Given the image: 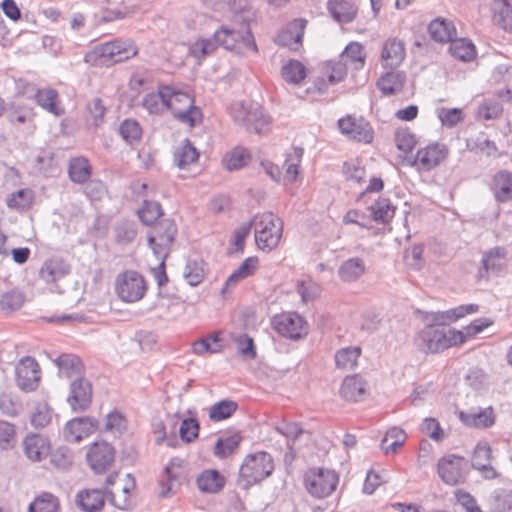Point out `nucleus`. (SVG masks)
<instances>
[{"label": "nucleus", "instance_id": "obj_23", "mask_svg": "<svg viewBox=\"0 0 512 512\" xmlns=\"http://www.w3.org/2000/svg\"><path fill=\"white\" fill-rule=\"evenodd\" d=\"M406 56L405 44L397 37L388 38L382 47L381 63L383 67H398Z\"/></svg>", "mask_w": 512, "mask_h": 512}, {"label": "nucleus", "instance_id": "obj_7", "mask_svg": "<svg viewBox=\"0 0 512 512\" xmlns=\"http://www.w3.org/2000/svg\"><path fill=\"white\" fill-rule=\"evenodd\" d=\"M168 110L180 123L190 127H194L202 121L201 109L194 105L193 98L176 87H174L173 96L168 101Z\"/></svg>", "mask_w": 512, "mask_h": 512}, {"label": "nucleus", "instance_id": "obj_9", "mask_svg": "<svg viewBox=\"0 0 512 512\" xmlns=\"http://www.w3.org/2000/svg\"><path fill=\"white\" fill-rule=\"evenodd\" d=\"M176 234L177 227L170 219H163L151 228L147 240L157 258H167Z\"/></svg>", "mask_w": 512, "mask_h": 512}, {"label": "nucleus", "instance_id": "obj_28", "mask_svg": "<svg viewBox=\"0 0 512 512\" xmlns=\"http://www.w3.org/2000/svg\"><path fill=\"white\" fill-rule=\"evenodd\" d=\"M491 190L496 201L500 203L510 201L512 199V172L498 171L493 177Z\"/></svg>", "mask_w": 512, "mask_h": 512}, {"label": "nucleus", "instance_id": "obj_37", "mask_svg": "<svg viewBox=\"0 0 512 512\" xmlns=\"http://www.w3.org/2000/svg\"><path fill=\"white\" fill-rule=\"evenodd\" d=\"M366 265L362 258L353 257L345 260L339 267L338 275L344 282H353L365 272Z\"/></svg>", "mask_w": 512, "mask_h": 512}, {"label": "nucleus", "instance_id": "obj_14", "mask_svg": "<svg viewBox=\"0 0 512 512\" xmlns=\"http://www.w3.org/2000/svg\"><path fill=\"white\" fill-rule=\"evenodd\" d=\"M67 402L74 412L86 411L92 402V385L84 377L73 379Z\"/></svg>", "mask_w": 512, "mask_h": 512}, {"label": "nucleus", "instance_id": "obj_44", "mask_svg": "<svg viewBox=\"0 0 512 512\" xmlns=\"http://www.w3.org/2000/svg\"><path fill=\"white\" fill-rule=\"evenodd\" d=\"M218 42L213 34L208 38H199L189 47V53L197 60H203L206 57L212 55L218 48Z\"/></svg>", "mask_w": 512, "mask_h": 512}, {"label": "nucleus", "instance_id": "obj_6", "mask_svg": "<svg viewBox=\"0 0 512 512\" xmlns=\"http://www.w3.org/2000/svg\"><path fill=\"white\" fill-rule=\"evenodd\" d=\"M230 114L250 132L260 134L269 130L270 117L259 106L248 107L243 102H235L230 107Z\"/></svg>", "mask_w": 512, "mask_h": 512}, {"label": "nucleus", "instance_id": "obj_13", "mask_svg": "<svg viewBox=\"0 0 512 512\" xmlns=\"http://www.w3.org/2000/svg\"><path fill=\"white\" fill-rule=\"evenodd\" d=\"M17 386L25 392L37 389L40 382V367L37 361L29 356L20 359L15 368Z\"/></svg>", "mask_w": 512, "mask_h": 512}, {"label": "nucleus", "instance_id": "obj_26", "mask_svg": "<svg viewBox=\"0 0 512 512\" xmlns=\"http://www.w3.org/2000/svg\"><path fill=\"white\" fill-rule=\"evenodd\" d=\"M196 485L203 493L216 494L225 486V477L215 469H206L196 478Z\"/></svg>", "mask_w": 512, "mask_h": 512}, {"label": "nucleus", "instance_id": "obj_16", "mask_svg": "<svg viewBox=\"0 0 512 512\" xmlns=\"http://www.w3.org/2000/svg\"><path fill=\"white\" fill-rule=\"evenodd\" d=\"M448 155L445 145L435 143L417 151L412 166L419 171H429L438 166Z\"/></svg>", "mask_w": 512, "mask_h": 512}, {"label": "nucleus", "instance_id": "obj_20", "mask_svg": "<svg viewBox=\"0 0 512 512\" xmlns=\"http://www.w3.org/2000/svg\"><path fill=\"white\" fill-rule=\"evenodd\" d=\"M508 250L504 246H494L483 252L481 270L486 274L501 275L507 268Z\"/></svg>", "mask_w": 512, "mask_h": 512}, {"label": "nucleus", "instance_id": "obj_22", "mask_svg": "<svg viewBox=\"0 0 512 512\" xmlns=\"http://www.w3.org/2000/svg\"><path fill=\"white\" fill-rule=\"evenodd\" d=\"M307 21L299 18L290 22L276 37V43L297 50L302 43Z\"/></svg>", "mask_w": 512, "mask_h": 512}, {"label": "nucleus", "instance_id": "obj_59", "mask_svg": "<svg viewBox=\"0 0 512 512\" xmlns=\"http://www.w3.org/2000/svg\"><path fill=\"white\" fill-rule=\"evenodd\" d=\"M15 426L7 421H0V449L8 450L15 444Z\"/></svg>", "mask_w": 512, "mask_h": 512}, {"label": "nucleus", "instance_id": "obj_32", "mask_svg": "<svg viewBox=\"0 0 512 512\" xmlns=\"http://www.w3.org/2000/svg\"><path fill=\"white\" fill-rule=\"evenodd\" d=\"M406 82L403 71H391L382 75L377 81V87L385 95H394L402 91Z\"/></svg>", "mask_w": 512, "mask_h": 512}, {"label": "nucleus", "instance_id": "obj_18", "mask_svg": "<svg viewBox=\"0 0 512 512\" xmlns=\"http://www.w3.org/2000/svg\"><path fill=\"white\" fill-rule=\"evenodd\" d=\"M98 421L89 416L77 417L67 422L64 428L65 440L78 443L98 429Z\"/></svg>", "mask_w": 512, "mask_h": 512}, {"label": "nucleus", "instance_id": "obj_33", "mask_svg": "<svg viewBox=\"0 0 512 512\" xmlns=\"http://www.w3.org/2000/svg\"><path fill=\"white\" fill-rule=\"evenodd\" d=\"M428 31L432 39L441 43L451 42L457 35L453 22L440 18L429 24Z\"/></svg>", "mask_w": 512, "mask_h": 512}, {"label": "nucleus", "instance_id": "obj_42", "mask_svg": "<svg viewBox=\"0 0 512 512\" xmlns=\"http://www.w3.org/2000/svg\"><path fill=\"white\" fill-rule=\"evenodd\" d=\"M59 499L49 492L37 496L28 506V512H60Z\"/></svg>", "mask_w": 512, "mask_h": 512}, {"label": "nucleus", "instance_id": "obj_34", "mask_svg": "<svg viewBox=\"0 0 512 512\" xmlns=\"http://www.w3.org/2000/svg\"><path fill=\"white\" fill-rule=\"evenodd\" d=\"M55 364L59 369L60 375L67 378L82 377L83 363L81 359L73 354H62L56 360Z\"/></svg>", "mask_w": 512, "mask_h": 512}, {"label": "nucleus", "instance_id": "obj_56", "mask_svg": "<svg viewBox=\"0 0 512 512\" xmlns=\"http://www.w3.org/2000/svg\"><path fill=\"white\" fill-rule=\"evenodd\" d=\"M204 268L202 262L188 261L183 276L187 283L191 286L199 285L204 279Z\"/></svg>", "mask_w": 512, "mask_h": 512}, {"label": "nucleus", "instance_id": "obj_27", "mask_svg": "<svg viewBox=\"0 0 512 512\" xmlns=\"http://www.w3.org/2000/svg\"><path fill=\"white\" fill-rule=\"evenodd\" d=\"M459 418L466 426L475 428H488L495 422L492 407L467 412L461 411Z\"/></svg>", "mask_w": 512, "mask_h": 512}, {"label": "nucleus", "instance_id": "obj_5", "mask_svg": "<svg viewBox=\"0 0 512 512\" xmlns=\"http://www.w3.org/2000/svg\"><path fill=\"white\" fill-rule=\"evenodd\" d=\"M214 34L218 46H222L226 50L241 55H245L249 52L256 53L258 50L248 25H243L240 29L222 25Z\"/></svg>", "mask_w": 512, "mask_h": 512}, {"label": "nucleus", "instance_id": "obj_49", "mask_svg": "<svg viewBox=\"0 0 512 512\" xmlns=\"http://www.w3.org/2000/svg\"><path fill=\"white\" fill-rule=\"evenodd\" d=\"M192 350L196 355L205 353H219L222 350L220 339L217 334L201 338L192 344Z\"/></svg>", "mask_w": 512, "mask_h": 512}, {"label": "nucleus", "instance_id": "obj_62", "mask_svg": "<svg viewBox=\"0 0 512 512\" xmlns=\"http://www.w3.org/2000/svg\"><path fill=\"white\" fill-rule=\"evenodd\" d=\"M31 200V191L29 189H20L8 197L7 206L14 209H23L29 206Z\"/></svg>", "mask_w": 512, "mask_h": 512}, {"label": "nucleus", "instance_id": "obj_17", "mask_svg": "<svg viewBox=\"0 0 512 512\" xmlns=\"http://www.w3.org/2000/svg\"><path fill=\"white\" fill-rule=\"evenodd\" d=\"M466 465L461 456H444L438 462V474L446 484L455 485L463 479Z\"/></svg>", "mask_w": 512, "mask_h": 512}, {"label": "nucleus", "instance_id": "obj_61", "mask_svg": "<svg viewBox=\"0 0 512 512\" xmlns=\"http://www.w3.org/2000/svg\"><path fill=\"white\" fill-rule=\"evenodd\" d=\"M344 175L349 181L361 183L366 176V171L359 161L351 160L344 164Z\"/></svg>", "mask_w": 512, "mask_h": 512}, {"label": "nucleus", "instance_id": "obj_8", "mask_svg": "<svg viewBox=\"0 0 512 512\" xmlns=\"http://www.w3.org/2000/svg\"><path fill=\"white\" fill-rule=\"evenodd\" d=\"M147 291L144 277L134 270L120 273L115 281V292L126 303H135L141 300Z\"/></svg>", "mask_w": 512, "mask_h": 512}, {"label": "nucleus", "instance_id": "obj_45", "mask_svg": "<svg viewBox=\"0 0 512 512\" xmlns=\"http://www.w3.org/2000/svg\"><path fill=\"white\" fill-rule=\"evenodd\" d=\"M449 50L454 58L464 62L471 61L476 54L474 44L465 38H454L450 42Z\"/></svg>", "mask_w": 512, "mask_h": 512}, {"label": "nucleus", "instance_id": "obj_2", "mask_svg": "<svg viewBox=\"0 0 512 512\" xmlns=\"http://www.w3.org/2000/svg\"><path fill=\"white\" fill-rule=\"evenodd\" d=\"M138 53V48L130 39H117L99 44L86 54L85 61L94 65H110L128 60Z\"/></svg>", "mask_w": 512, "mask_h": 512}, {"label": "nucleus", "instance_id": "obj_1", "mask_svg": "<svg viewBox=\"0 0 512 512\" xmlns=\"http://www.w3.org/2000/svg\"><path fill=\"white\" fill-rule=\"evenodd\" d=\"M466 336L460 330L426 325L415 337V345L424 353H438L464 343Z\"/></svg>", "mask_w": 512, "mask_h": 512}, {"label": "nucleus", "instance_id": "obj_43", "mask_svg": "<svg viewBox=\"0 0 512 512\" xmlns=\"http://www.w3.org/2000/svg\"><path fill=\"white\" fill-rule=\"evenodd\" d=\"M361 349L358 346H350L339 349L335 353V364L338 369L352 370L356 367Z\"/></svg>", "mask_w": 512, "mask_h": 512}, {"label": "nucleus", "instance_id": "obj_47", "mask_svg": "<svg viewBox=\"0 0 512 512\" xmlns=\"http://www.w3.org/2000/svg\"><path fill=\"white\" fill-rule=\"evenodd\" d=\"M281 75L286 82L298 84L306 77V69L300 61L289 60L283 65Z\"/></svg>", "mask_w": 512, "mask_h": 512}, {"label": "nucleus", "instance_id": "obj_19", "mask_svg": "<svg viewBox=\"0 0 512 512\" xmlns=\"http://www.w3.org/2000/svg\"><path fill=\"white\" fill-rule=\"evenodd\" d=\"M174 94V86L159 84L157 92L146 94L142 99V106L150 113L160 115L168 110V101Z\"/></svg>", "mask_w": 512, "mask_h": 512}, {"label": "nucleus", "instance_id": "obj_3", "mask_svg": "<svg viewBox=\"0 0 512 512\" xmlns=\"http://www.w3.org/2000/svg\"><path fill=\"white\" fill-rule=\"evenodd\" d=\"M273 470L274 461L269 453L260 451L249 454L240 466L237 485L248 489L270 476Z\"/></svg>", "mask_w": 512, "mask_h": 512}, {"label": "nucleus", "instance_id": "obj_41", "mask_svg": "<svg viewBox=\"0 0 512 512\" xmlns=\"http://www.w3.org/2000/svg\"><path fill=\"white\" fill-rule=\"evenodd\" d=\"M35 98L38 105L49 113L55 116L64 113V110L57 104L58 93L56 90L52 88L40 89L37 91Z\"/></svg>", "mask_w": 512, "mask_h": 512}, {"label": "nucleus", "instance_id": "obj_38", "mask_svg": "<svg viewBox=\"0 0 512 512\" xmlns=\"http://www.w3.org/2000/svg\"><path fill=\"white\" fill-rule=\"evenodd\" d=\"M68 174L72 182L84 184L92 174V167L85 157H75L69 162Z\"/></svg>", "mask_w": 512, "mask_h": 512}, {"label": "nucleus", "instance_id": "obj_54", "mask_svg": "<svg viewBox=\"0 0 512 512\" xmlns=\"http://www.w3.org/2000/svg\"><path fill=\"white\" fill-rule=\"evenodd\" d=\"M138 215L143 224L152 225L162 215L161 205L155 201H144Z\"/></svg>", "mask_w": 512, "mask_h": 512}, {"label": "nucleus", "instance_id": "obj_29", "mask_svg": "<svg viewBox=\"0 0 512 512\" xmlns=\"http://www.w3.org/2000/svg\"><path fill=\"white\" fill-rule=\"evenodd\" d=\"M340 394L349 401H360L367 394V382L359 375L347 376L344 378Z\"/></svg>", "mask_w": 512, "mask_h": 512}, {"label": "nucleus", "instance_id": "obj_10", "mask_svg": "<svg viewBox=\"0 0 512 512\" xmlns=\"http://www.w3.org/2000/svg\"><path fill=\"white\" fill-rule=\"evenodd\" d=\"M307 491L315 498L329 496L338 484V475L329 469L312 468L304 476Z\"/></svg>", "mask_w": 512, "mask_h": 512}, {"label": "nucleus", "instance_id": "obj_55", "mask_svg": "<svg viewBox=\"0 0 512 512\" xmlns=\"http://www.w3.org/2000/svg\"><path fill=\"white\" fill-rule=\"evenodd\" d=\"M350 60L355 64V68H361L365 62V53L361 44L357 42H351L348 44L341 55V61Z\"/></svg>", "mask_w": 512, "mask_h": 512}, {"label": "nucleus", "instance_id": "obj_12", "mask_svg": "<svg viewBox=\"0 0 512 512\" xmlns=\"http://www.w3.org/2000/svg\"><path fill=\"white\" fill-rule=\"evenodd\" d=\"M274 329L282 336L297 340L307 335L308 325L297 313L276 316L272 321Z\"/></svg>", "mask_w": 512, "mask_h": 512}, {"label": "nucleus", "instance_id": "obj_31", "mask_svg": "<svg viewBox=\"0 0 512 512\" xmlns=\"http://www.w3.org/2000/svg\"><path fill=\"white\" fill-rule=\"evenodd\" d=\"M69 272L70 266L64 260L53 258L43 263L39 276L46 283H52L62 279Z\"/></svg>", "mask_w": 512, "mask_h": 512}, {"label": "nucleus", "instance_id": "obj_64", "mask_svg": "<svg viewBox=\"0 0 512 512\" xmlns=\"http://www.w3.org/2000/svg\"><path fill=\"white\" fill-rule=\"evenodd\" d=\"M199 433V424L193 418L184 419L179 428V434L183 441L189 443L197 438Z\"/></svg>", "mask_w": 512, "mask_h": 512}, {"label": "nucleus", "instance_id": "obj_35", "mask_svg": "<svg viewBox=\"0 0 512 512\" xmlns=\"http://www.w3.org/2000/svg\"><path fill=\"white\" fill-rule=\"evenodd\" d=\"M76 502L85 512H97L103 507L105 497L99 489L84 490L77 494Z\"/></svg>", "mask_w": 512, "mask_h": 512}, {"label": "nucleus", "instance_id": "obj_21", "mask_svg": "<svg viewBox=\"0 0 512 512\" xmlns=\"http://www.w3.org/2000/svg\"><path fill=\"white\" fill-rule=\"evenodd\" d=\"M23 449L29 460L40 462L49 455L51 445L44 435L31 433L24 438Z\"/></svg>", "mask_w": 512, "mask_h": 512}, {"label": "nucleus", "instance_id": "obj_36", "mask_svg": "<svg viewBox=\"0 0 512 512\" xmlns=\"http://www.w3.org/2000/svg\"><path fill=\"white\" fill-rule=\"evenodd\" d=\"M199 158V152L189 139H184L174 151V163L180 169H186Z\"/></svg>", "mask_w": 512, "mask_h": 512}, {"label": "nucleus", "instance_id": "obj_50", "mask_svg": "<svg viewBox=\"0 0 512 512\" xmlns=\"http://www.w3.org/2000/svg\"><path fill=\"white\" fill-rule=\"evenodd\" d=\"M204 5L221 15L241 10L245 0H203Z\"/></svg>", "mask_w": 512, "mask_h": 512}, {"label": "nucleus", "instance_id": "obj_60", "mask_svg": "<svg viewBox=\"0 0 512 512\" xmlns=\"http://www.w3.org/2000/svg\"><path fill=\"white\" fill-rule=\"evenodd\" d=\"M24 303V296L18 290H11L2 295L0 306L3 310H18Z\"/></svg>", "mask_w": 512, "mask_h": 512}, {"label": "nucleus", "instance_id": "obj_24", "mask_svg": "<svg viewBox=\"0 0 512 512\" xmlns=\"http://www.w3.org/2000/svg\"><path fill=\"white\" fill-rule=\"evenodd\" d=\"M326 9L341 25L351 23L358 14V7L352 0H327Z\"/></svg>", "mask_w": 512, "mask_h": 512}, {"label": "nucleus", "instance_id": "obj_63", "mask_svg": "<svg viewBox=\"0 0 512 512\" xmlns=\"http://www.w3.org/2000/svg\"><path fill=\"white\" fill-rule=\"evenodd\" d=\"M465 380L474 390H480L487 385L488 376L483 369L474 367L469 369Z\"/></svg>", "mask_w": 512, "mask_h": 512}, {"label": "nucleus", "instance_id": "obj_4", "mask_svg": "<svg viewBox=\"0 0 512 512\" xmlns=\"http://www.w3.org/2000/svg\"><path fill=\"white\" fill-rule=\"evenodd\" d=\"M251 223L254 226L255 242L260 250L270 252L279 245L283 222L278 216L271 212L263 213L256 215Z\"/></svg>", "mask_w": 512, "mask_h": 512}, {"label": "nucleus", "instance_id": "obj_15", "mask_svg": "<svg viewBox=\"0 0 512 512\" xmlns=\"http://www.w3.org/2000/svg\"><path fill=\"white\" fill-rule=\"evenodd\" d=\"M115 450L105 441L95 442L87 452L89 466L96 474L105 472L114 462Z\"/></svg>", "mask_w": 512, "mask_h": 512}, {"label": "nucleus", "instance_id": "obj_39", "mask_svg": "<svg viewBox=\"0 0 512 512\" xmlns=\"http://www.w3.org/2000/svg\"><path fill=\"white\" fill-rule=\"evenodd\" d=\"M407 439L406 432L399 427H391L381 440V449L385 454H395Z\"/></svg>", "mask_w": 512, "mask_h": 512}, {"label": "nucleus", "instance_id": "obj_53", "mask_svg": "<svg viewBox=\"0 0 512 512\" xmlns=\"http://www.w3.org/2000/svg\"><path fill=\"white\" fill-rule=\"evenodd\" d=\"M248 158V153L246 149L237 147L229 152L223 159V166L228 171H234L242 168Z\"/></svg>", "mask_w": 512, "mask_h": 512}, {"label": "nucleus", "instance_id": "obj_46", "mask_svg": "<svg viewBox=\"0 0 512 512\" xmlns=\"http://www.w3.org/2000/svg\"><path fill=\"white\" fill-rule=\"evenodd\" d=\"M369 210L376 222L387 223L394 217L395 208L388 198H379L370 205Z\"/></svg>", "mask_w": 512, "mask_h": 512}, {"label": "nucleus", "instance_id": "obj_48", "mask_svg": "<svg viewBox=\"0 0 512 512\" xmlns=\"http://www.w3.org/2000/svg\"><path fill=\"white\" fill-rule=\"evenodd\" d=\"M237 403L232 400H221L209 409V417L213 421H222L231 417L237 410Z\"/></svg>", "mask_w": 512, "mask_h": 512}, {"label": "nucleus", "instance_id": "obj_11", "mask_svg": "<svg viewBox=\"0 0 512 512\" xmlns=\"http://www.w3.org/2000/svg\"><path fill=\"white\" fill-rule=\"evenodd\" d=\"M340 132L350 140L369 144L373 141L372 126L363 117L347 115L338 120Z\"/></svg>", "mask_w": 512, "mask_h": 512}, {"label": "nucleus", "instance_id": "obj_40", "mask_svg": "<svg viewBox=\"0 0 512 512\" xmlns=\"http://www.w3.org/2000/svg\"><path fill=\"white\" fill-rule=\"evenodd\" d=\"M303 152V148L292 147L291 150L286 154V159L283 163V169L285 170V181L293 182L296 180L299 174V167L302 161Z\"/></svg>", "mask_w": 512, "mask_h": 512}, {"label": "nucleus", "instance_id": "obj_51", "mask_svg": "<svg viewBox=\"0 0 512 512\" xmlns=\"http://www.w3.org/2000/svg\"><path fill=\"white\" fill-rule=\"evenodd\" d=\"M240 440L241 437L236 434L219 438L215 443L214 454L222 459L228 457L238 447Z\"/></svg>", "mask_w": 512, "mask_h": 512}, {"label": "nucleus", "instance_id": "obj_25", "mask_svg": "<svg viewBox=\"0 0 512 512\" xmlns=\"http://www.w3.org/2000/svg\"><path fill=\"white\" fill-rule=\"evenodd\" d=\"M491 447L487 442H479L473 453L472 466L482 472L486 479H494L497 476L495 469L491 466Z\"/></svg>", "mask_w": 512, "mask_h": 512}, {"label": "nucleus", "instance_id": "obj_57", "mask_svg": "<svg viewBox=\"0 0 512 512\" xmlns=\"http://www.w3.org/2000/svg\"><path fill=\"white\" fill-rule=\"evenodd\" d=\"M120 134L126 142L133 144L140 140L142 129L136 120L126 119L120 125Z\"/></svg>", "mask_w": 512, "mask_h": 512}, {"label": "nucleus", "instance_id": "obj_58", "mask_svg": "<svg viewBox=\"0 0 512 512\" xmlns=\"http://www.w3.org/2000/svg\"><path fill=\"white\" fill-rule=\"evenodd\" d=\"M297 291L304 303L314 300L320 295L321 287L312 280H303L297 284Z\"/></svg>", "mask_w": 512, "mask_h": 512}, {"label": "nucleus", "instance_id": "obj_52", "mask_svg": "<svg viewBox=\"0 0 512 512\" xmlns=\"http://www.w3.org/2000/svg\"><path fill=\"white\" fill-rule=\"evenodd\" d=\"M490 505L493 512H512V491H495Z\"/></svg>", "mask_w": 512, "mask_h": 512}, {"label": "nucleus", "instance_id": "obj_30", "mask_svg": "<svg viewBox=\"0 0 512 512\" xmlns=\"http://www.w3.org/2000/svg\"><path fill=\"white\" fill-rule=\"evenodd\" d=\"M491 11L493 23L512 33V0H493Z\"/></svg>", "mask_w": 512, "mask_h": 512}]
</instances>
